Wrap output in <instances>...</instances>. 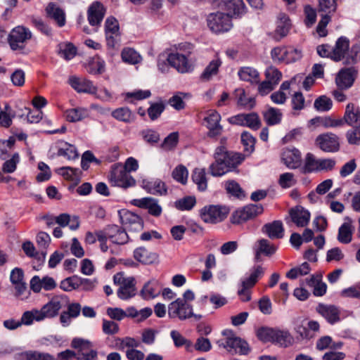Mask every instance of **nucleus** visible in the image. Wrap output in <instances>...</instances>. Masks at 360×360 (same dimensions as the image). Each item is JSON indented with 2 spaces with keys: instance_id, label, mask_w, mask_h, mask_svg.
Wrapping results in <instances>:
<instances>
[{
  "instance_id": "obj_1",
  "label": "nucleus",
  "mask_w": 360,
  "mask_h": 360,
  "mask_svg": "<svg viewBox=\"0 0 360 360\" xmlns=\"http://www.w3.org/2000/svg\"><path fill=\"white\" fill-rule=\"evenodd\" d=\"M214 162L210 166V173L213 176H221L236 168L243 161V157L233 152H229L224 146L216 148L214 153Z\"/></svg>"
},
{
  "instance_id": "obj_2",
  "label": "nucleus",
  "mask_w": 360,
  "mask_h": 360,
  "mask_svg": "<svg viewBox=\"0 0 360 360\" xmlns=\"http://www.w3.org/2000/svg\"><path fill=\"white\" fill-rule=\"evenodd\" d=\"M67 302L66 296L56 295L44 304L40 310L32 309L24 312V325H31L34 321H41L46 318L55 317Z\"/></svg>"
},
{
  "instance_id": "obj_3",
  "label": "nucleus",
  "mask_w": 360,
  "mask_h": 360,
  "mask_svg": "<svg viewBox=\"0 0 360 360\" xmlns=\"http://www.w3.org/2000/svg\"><path fill=\"white\" fill-rule=\"evenodd\" d=\"M224 338L217 341L219 347H224L229 353L247 354L250 348L248 344L241 338L236 337L231 330L222 332Z\"/></svg>"
},
{
  "instance_id": "obj_4",
  "label": "nucleus",
  "mask_w": 360,
  "mask_h": 360,
  "mask_svg": "<svg viewBox=\"0 0 360 360\" xmlns=\"http://www.w3.org/2000/svg\"><path fill=\"white\" fill-rule=\"evenodd\" d=\"M230 212L228 206L222 205H208L199 211L202 221L206 224H217L224 221Z\"/></svg>"
},
{
  "instance_id": "obj_5",
  "label": "nucleus",
  "mask_w": 360,
  "mask_h": 360,
  "mask_svg": "<svg viewBox=\"0 0 360 360\" xmlns=\"http://www.w3.org/2000/svg\"><path fill=\"white\" fill-rule=\"evenodd\" d=\"M108 180L112 186L123 188L132 187L136 184V180L120 163L115 164L111 167Z\"/></svg>"
},
{
  "instance_id": "obj_6",
  "label": "nucleus",
  "mask_w": 360,
  "mask_h": 360,
  "mask_svg": "<svg viewBox=\"0 0 360 360\" xmlns=\"http://www.w3.org/2000/svg\"><path fill=\"white\" fill-rule=\"evenodd\" d=\"M113 281L115 285L120 286L117 295L121 300H129L136 293V281L134 277H127L122 272L117 273L113 276Z\"/></svg>"
},
{
  "instance_id": "obj_7",
  "label": "nucleus",
  "mask_w": 360,
  "mask_h": 360,
  "mask_svg": "<svg viewBox=\"0 0 360 360\" xmlns=\"http://www.w3.org/2000/svg\"><path fill=\"white\" fill-rule=\"evenodd\" d=\"M194 315L193 306L186 303L185 300L176 298L168 305V316L170 319H178L180 321L188 319Z\"/></svg>"
},
{
  "instance_id": "obj_8",
  "label": "nucleus",
  "mask_w": 360,
  "mask_h": 360,
  "mask_svg": "<svg viewBox=\"0 0 360 360\" xmlns=\"http://www.w3.org/2000/svg\"><path fill=\"white\" fill-rule=\"evenodd\" d=\"M271 58L275 62L290 63L302 58V51L292 46H277L271 51Z\"/></svg>"
},
{
  "instance_id": "obj_9",
  "label": "nucleus",
  "mask_w": 360,
  "mask_h": 360,
  "mask_svg": "<svg viewBox=\"0 0 360 360\" xmlns=\"http://www.w3.org/2000/svg\"><path fill=\"white\" fill-rule=\"evenodd\" d=\"M207 21L209 28L215 33L228 32L233 27L231 17L221 12L210 14Z\"/></svg>"
},
{
  "instance_id": "obj_10",
  "label": "nucleus",
  "mask_w": 360,
  "mask_h": 360,
  "mask_svg": "<svg viewBox=\"0 0 360 360\" xmlns=\"http://www.w3.org/2000/svg\"><path fill=\"white\" fill-rule=\"evenodd\" d=\"M71 346L78 349L76 354L77 360H97L98 353L90 341L82 338H74Z\"/></svg>"
},
{
  "instance_id": "obj_11",
  "label": "nucleus",
  "mask_w": 360,
  "mask_h": 360,
  "mask_svg": "<svg viewBox=\"0 0 360 360\" xmlns=\"http://www.w3.org/2000/svg\"><path fill=\"white\" fill-rule=\"evenodd\" d=\"M263 211L264 209L261 205L250 204L235 211L231 217V221L235 224H242L261 214Z\"/></svg>"
},
{
  "instance_id": "obj_12",
  "label": "nucleus",
  "mask_w": 360,
  "mask_h": 360,
  "mask_svg": "<svg viewBox=\"0 0 360 360\" xmlns=\"http://www.w3.org/2000/svg\"><path fill=\"white\" fill-rule=\"evenodd\" d=\"M105 35L108 48L114 49L120 41V26L117 20L110 16L105 22Z\"/></svg>"
},
{
  "instance_id": "obj_13",
  "label": "nucleus",
  "mask_w": 360,
  "mask_h": 360,
  "mask_svg": "<svg viewBox=\"0 0 360 360\" xmlns=\"http://www.w3.org/2000/svg\"><path fill=\"white\" fill-rule=\"evenodd\" d=\"M120 221L129 231L139 232L143 228L142 219L135 213L127 210L119 212Z\"/></svg>"
},
{
  "instance_id": "obj_14",
  "label": "nucleus",
  "mask_w": 360,
  "mask_h": 360,
  "mask_svg": "<svg viewBox=\"0 0 360 360\" xmlns=\"http://www.w3.org/2000/svg\"><path fill=\"white\" fill-rule=\"evenodd\" d=\"M203 120L209 130L207 133L209 137L214 138L221 134L223 127L219 124L221 115L218 112L214 110L207 111Z\"/></svg>"
},
{
  "instance_id": "obj_15",
  "label": "nucleus",
  "mask_w": 360,
  "mask_h": 360,
  "mask_svg": "<svg viewBox=\"0 0 360 360\" xmlns=\"http://www.w3.org/2000/svg\"><path fill=\"white\" fill-rule=\"evenodd\" d=\"M315 143L321 150L326 153H335L340 149L339 139L332 133H326L318 136Z\"/></svg>"
},
{
  "instance_id": "obj_16",
  "label": "nucleus",
  "mask_w": 360,
  "mask_h": 360,
  "mask_svg": "<svg viewBox=\"0 0 360 360\" xmlns=\"http://www.w3.org/2000/svg\"><path fill=\"white\" fill-rule=\"evenodd\" d=\"M217 6L227 12L230 17L239 18L245 14V6L243 0H217Z\"/></svg>"
},
{
  "instance_id": "obj_17",
  "label": "nucleus",
  "mask_w": 360,
  "mask_h": 360,
  "mask_svg": "<svg viewBox=\"0 0 360 360\" xmlns=\"http://www.w3.org/2000/svg\"><path fill=\"white\" fill-rule=\"evenodd\" d=\"M281 158L282 162L290 169L300 168L302 164V154L295 148H283L281 154Z\"/></svg>"
},
{
  "instance_id": "obj_18",
  "label": "nucleus",
  "mask_w": 360,
  "mask_h": 360,
  "mask_svg": "<svg viewBox=\"0 0 360 360\" xmlns=\"http://www.w3.org/2000/svg\"><path fill=\"white\" fill-rule=\"evenodd\" d=\"M167 60L171 67L180 73H187L193 70V65L188 58L179 52L170 53L167 57Z\"/></svg>"
},
{
  "instance_id": "obj_19",
  "label": "nucleus",
  "mask_w": 360,
  "mask_h": 360,
  "mask_svg": "<svg viewBox=\"0 0 360 360\" xmlns=\"http://www.w3.org/2000/svg\"><path fill=\"white\" fill-rule=\"evenodd\" d=\"M103 231L113 244L122 245L129 241V237L125 229L117 225H109Z\"/></svg>"
},
{
  "instance_id": "obj_20",
  "label": "nucleus",
  "mask_w": 360,
  "mask_h": 360,
  "mask_svg": "<svg viewBox=\"0 0 360 360\" xmlns=\"http://www.w3.org/2000/svg\"><path fill=\"white\" fill-rule=\"evenodd\" d=\"M357 70L354 67L341 69L335 79V83L340 89L350 88L356 77Z\"/></svg>"
},
{
  "instance_id": "obj_21",
  "label": "nucleus",
  "mask_w": 360,
  "mask_h": 360,
  "mask_svg": "<svg viewBox=\"0 0 360 360\" xmlns=\"http://www.w3.org/2000/svg\"><path fill=\"white\" fill-rule=\"evenodd\" d=\"M31 290L36 292H40L41 290L51 291L55 289L57 283L53 278L45 276L40 278L39 276H34L32 278L30 283Z\"/></svg>"
},
{
  "instance_id": "obj_22",
  "label": "nucleus",
  "mask_w": 360,
  "mask_h": 360,
  "mask_svg": "<svg viewBox=\"0 0 360 360\" xmlns=\"http://www.w3.org/2000/svg\"><path fill=\"white\" fill-rule=\"evenodd\" d=\"M316 310L330 324H335L340 321V310L334 305L319 304Z\"/></svg>"
},
{
  "instance_id": "obj_23",
  "label": "nucleus",
  "mask_w": 360,
  "mask_h": 360,
  "mask_svg": "<svg viewBox=\"0 0 360 360\" xmlns=\"http://www.w3.org/2000/svg\"><path fill=\"white\" fill-rule=\"evenodd\" d=\"M291 220L298 227H305L310 221V212L302 206H296L290 210Z\"/></svg>"
},
{
  "instance_id": "obj_24",
  "label": "nucleus",
  "mask_w": 360,
  "mask_h": 360,
  "mask_svg": "<svg viewBox=\"0 0 360 360\" xmlns=\"http://www.w3.org/2000/svg\"><path fill=\"white\" fill-rule=\"evenodd\" d=\"M132 205L140 208L147 209L149 214L158 217L162 213V207L159 205L158 200L153 198H143L132 200Z\"/></svg>"
},
{
  "instance_id": "obj_25",
  "label": "nucleus",
  "mask_w": 360,
  "mask_h": 360,
  "mask_svg": "<svg viewBox=\"0 0 360 360\" xmlns=\"http://www.w3.org/2000/svg\"><path fill=\"white\" fill-rule=\"evenodd\" d=\"M70 86L79 93H88L94 94L96 92V87L92 82L82 77H70L69 79Z\"/></svg>"
},
{
  "instance_id": "obj_26",
  "label": "nucleus",
  "mask_w": 360,
  "mask_h": 360,
  "mask_svg": "<svg viewBox=\"0 0 360 360\" xmlns=\"http://www.w3.org/2000/svg\"><path fill=\"white\" fill-rule=\"evenodd\" d=\"M88 20L91 25H99L105 15V9L103 4L96 1L88 9Z\"/></svg>"
},
{
  "instance_id": "obj_27",
  "label": "nucleus",
  "mask_w": 360,
  "mask_h": 360,
  "mask_svg": "<svg viewBox=\"0 0 360 360\" xmlns=\"http://www.w3.org/2000/svg\"><path fill=\"white\" fill-rule=\"evenodd\" d=\"M349 48V41L345 37H340L334 46H332V60L334 61H340L345 60Z\"/></svg>"
},
{
  "instance_id": "obj_28",
  "label": "nucleus",
  "mask_w": 360,
  "mask_h": 360,
  "mask_svg": "<svg viewBox=\"0 0 360 360\" xmlns=\"http://www.w3.org/2000/svg\"><path fill=\"white\" fill-rule=\"evenodd\" d=\"M46 16L53 20L59 27H63L65 25V11L56 4L50 2L45 8Z\"/></svg>"
},
{
  "instance_id": "obj_29",
  "label": "nucleus",
  "mask_w": 360,
  "mask_h": 360,
  "mask_svg": "<svg viewBox=\"0 0 360 360\" xmlns=\"http://www.w3.org/2000/svg\"><path fill=\"white\" fill-rule=\"evenodd\" d=\"M306 285L314 288L313 293L315 296H323L326 294L327 285L322 281L321 274L311 275L309 278L305 279Z\"/></svg>"
},
{
  "instance_id": "obj_30",
  "label": "nucleus",
  "mask_w": 360,
  "mask_h": 360,
  "mask_svg": "<svg viewBox=\"0 0 360 360\" xmlns=\"http://www.w3.org/2000/svg\"><path fill=\"white\" fill-rule=\"evenodd\" d=\"M24 252L30 257L36 260L37 264L33 266L35 270H39L43 265L46 259V252H39L32 243L30 241L24 242Z\"/></svg>"
},
{
  "instance_id": "obj_31",
  "label": "nucleus",
  "mask_w": 360,
  "mask_h": 360,
  "mask_svg": "<svg viewBox=\"0 0 360 360\" xmlns=\"http://www.w3.org/2000/svg\"><path fill=\"white\" fill-rule=\"evenodd\" d=\"M262 231L271 239H280L284 236V228L281 221H274L264 224Z\"/></svg>"
},
{
  "instance_id": "obj_32",
  "label": "nucleus",
  "mask_w": 360,
  "mask_h": 360,
  "mask_svg": "<svg viewBox=\"0 0 360 360\" xmlns=\"http://www.w3.org/2000/svg\"><path fill=\"white\" fill-rule=\"evenodd\" d=\"M344 121L349 126L360 125V108L354 103H348L345 108Z\"/></svg>"
},
{
  "instance_id": "obj_33",
  "label": "nucleus",
  "mask_w": 360,
  "mask_h": 360,
  "mask_svg": "<svg viewBox=\"0 0 360 360\" xmlns=\"http://www.w3.org/2000/svg\"><path fill=\"white\" fill-rule=\"evenodd\" d=\"M134 257L144 264H152L158 259V255L155 252H150L144 247L136 248L134 252Z\"/></svg>"
},
{
  "instance_id": "obj_34",
  "label": "nucleus",
  "mask_w": 360,
  "mask_h": 360,
  "mask_svg": "<svg viewBox=\"0 0 360 360\" xmlns=\"http://www.w3.org/2000/svg\"><path fill=\"white\" fill-rule=\"evenodd\" d=\"M235 94L237 105L240 109L251 110L255 107L256 104L255 98L252 96H248L244 89H236Z\"/></svg>"
},
{
  "instance_id": "obj_35",
  "label": "nucleus",
  "mask_w": 360,
  "mask_h": 360,
  "mask_svg": "<svg viewBox=\"0 0 360 360\" xmlns=\"http://www.w3.org/2000/svg\"><path fill=\"white\" fill-rule=\"evenodd\" d=\"M161 288L158 281L153 279L148 281L143 287L141 295L144 300H150L160 295Z\"/></svg>"
},
{
  "instance_id": "obj_36",
  "label": "nucleus",
  "mask_w": 360,
  "mask_h": 360,
  "mask_svg": "<svg viewBox=\"0 0 360 360\" xmlns=\"http://www.w3.org/2000/svg\"><path fill=\"white\" fill-rule=\"evenodd\" d=\"M8 43L13 51L22 48V26L13 28L7 37Z\"/></svg>"
},
{
  "instance_id": "obj_37",
  "label": "nucleus",
  "mask_w": 360,
  "mask_h": 360,
  "mask_svg": "<svg viewBox=\"0 0 360 360\" xmlns=\"http://www.w3.org/2000/svg\"><path fill=\"white\" fill-rule=\"evenodd\" d=\"M240 79L250 82L252 84H258L259 82V73L254 68L242 67L238 72Z\"/></svg>"
},
{
  "instance_id": "obj_38",
  "label": "nucleus",
  "mask_w": 360,
  "mask_h": 360,
  "mask_svg": "<svg viewBox=\"0 0 360 360\" xmlns=\"http://www.w3.org/2000/svg\"><path fill=\"white\" fill-rule=\"evenodd\" d=\"M301 172L309 174L319 172V158L311 153H307L304 159V164L300 167Z\"/></svg>"
},
{
  "instance_id": "obj_39",
  "label": "nucleus",
  "mask_w": 360,
  "mask_h": 360,
  "mask_svg": "<svg viewBox=\"0 0 360 360\" xmlns=\"http://www.w3.org/2000/svg\"><path fill=\"white\" fill-rule=\"evenodd\" d=\"M86 68L91 75H100L105 70V61L98 56H95L89 60Z\"/></svg>"
},
{
  "instance_id": "obj_40",
  "label": "nucleus",
  "mask_w": 360,
  "mask_h": 360,
  "mask_svg": "<svg viewBox=\"0 0 360 360\" xmlns=\"http://www.w3.org/2000/svg\"><path fill=\"white\" fill-rule=\"evenodd\" d=\"M191 179L197 185L200 191H205L207 189V179L204 169L195 168L191 174Z\"/></svg>"
},
{
  "instance_id": "obj_41",
  "label": "nucleus",
  "mask_w": 360,
  "mask_h": 360,
  "mask_svg": "<svg viewBox=\"0 0 360 360\" xmlns=\"http://www.w3.org/2000/svg\"><path fill=\"white\" fill-rule=\"evenodd\" d=\"M294 342V338L288 330H281L276 328L274 343L279 345L281 347H287L291 345Z\"/></svg>"
},
{
  "instance_id": "obj_42",
  "label": "nucleus",
  "mask_w": 360,
  "mask_h": 360,
  "mask_svg": "<svg viewBox=\"0 0 360 360\" xmlns=\"http://www.w3.org/2000/svg\"><path fill=\"white\" fill-rule=\"evenodd\" d=\"M10 281L15 289V295H20L22 290V270L18 267L13 269L10 274Z\"/></svg>"
},
{
  "instance_id": "obj_43",
  "label": "nucleus",
  "mask_w": 360,
  "mask_h": 360,
  "mask_svg": "<svg viewBox=\"0 0 360 360\" xmlns=\"http://www.w3.org/2000/svg\"><path fill=\"white\" fill-rule=\"evenodd\" d=\"M282 112L279 109L269 107L263 112L264 120L268 125L279 124L282 120Z\"/></svg>"
},
{
  "instance_id": "obj_44",
  "label": "nucleus",
  "mask_w": 360,
  "mask_h": 360,
  "mask_svg": "<svg viewBox=\"0 0 360 360\" xmlns=\"http://www.w3.org/2000/svg\"><path fill=\"white\" fill-rule=\"evenodd\" d=\"M290 26L291 24L289 17L283 13H279L276 33L281 38L284 37L288 34Z\"/></svg>"
},
{
  "instance_id": "obj_45",
  "label": "nucleus",
  "mask_w": 360,
  "mask_h": 360,
  "mask_svg": "<svg viewBox=\"0 0 360 360\" xmlns=\"http://www.w3.org/2000/svg\"><path fill=\"white\" fill-rule=\"evenodd\" d=\"M112 116L117 120L125 123L133 122L136 119L135 115L128 108L126 107L115 109L114 111H112Z\"/></svg>"
},
{
  "instance_id": "obj_46",
  "label": "nucleus",
  "mask_w": 360,
  "mask_h": 360,
  "mask_svg": "<svg viewBox=\"0 0 360 360\" xmlns=\"http://www.w3.org/2000/svg\"><path fill=\"white\" fill-rule=\"evenodd\" d=\"M88 115V110L84 108H71L65 112L66 120L70 122H79L86 117Z\"/></svg>"
},
{
  "instance_id": "obj_47",
  "label": "nucleus",
  "mask_w": 360,
  "mask_h": 360,
  "mask_svg": "<svg viewBox=\"0 0 360 360\" xmlns=\"http://www.w3.org/2000/svg\"><path fill=\"white\" fill-rule=\"evenodd\" d=\"M276 247L272 245L268 240L262 238L257 241V248L256 249V258L259 259L260 254L266 256H271L276 251Z\"/></svg>"
},
{
  "instance_id": "obj_48",
  "label": "nucleus",
  "mask_w": 360,
  "mask_h": 360,
  "mask_svg": "<svg viewBox=\"0 0 360 360\" xmlns=\"http://www.w3.org/2000/svg\"><path fill=\"white\" fill-rule=\"evenodd\" d=\"M221 65V60L219 58H215L210 61L200 75V79L203 81H209L211 78L218 73L219 68Z\"/></svg>"
},
{
  "instance_id": "obj_49",
  "label": "nucleus",
  "mask_w": 360,
  "mask_h": 360,
  "mask_svg": "<svg viewBox=\"0 0 360 360\" xmlns=\"http://www.w3.org/2000/svg\"><path fill=\"white\" fill-rule=\"evenodd\" d=\"M85 280L77 276H72L63 280L60 283V288L64 291H72L77 289Z\"/></svg>"
},
{
  "instance_id": "obj_50",
  "label": "nucleus",
  "mask_w": 360,
  "mask_h": 360,
  "mask_svg": "<svg viewBox=\"0 0 360 360\" xmlns=\"http://www.w3.org/2000/svg\"><path fill=\"white\" fill-rule=\"evenodd\" d=\"M197 200L193 195H187L178 199L174 202V207L180 211H190L196 205Z\"/></svg>"
},
{
  "instance_id": "obj_51",
  "label": "nucleus",
  "mask_w": 360,
  "mask_h": 360,
  "mask_svg": "<svg viewBox=\"0 0 360 360\" xmlns=\"http://www.w3.org/2000/svg\"><path fill=\"white\" fill-rule=\"evenodd\" d=\"M143 188L151 194L162 195L167 192L165 183L161 180L156 179L154 181L143 182Z\"/></svg>"
},
{
  "instance_id": "obj_52",
  "label": "nucleus",
  "mask_w": 360,
  "mask_h": 360,
  "mask_svg": "<svg viewBox=\"0 0 360 360\" xmlns=\"http://www.w3.org/2000/svg\"><path fill=\"white\" fill-rule=\"evenodd\" d=\"M353 229L349 223H344L339 228L338 240L343 244H348L352 239Z\"/></svg>"
},
{
  "instance_id": "obj_53",
  "label": "nucleus",
  "mask_w": 360,
  "mask_h": 360,
  "mask_svg": "<svg viewBox=\"0 0 360 360\" xmlns=\"http://www.w3.org/2000/svg\"><path fill=\"white\" fill-rule=\"evenodd\" d=\"M58 156H64L68 160H74L78 158V153L76 148L66 142L61 143V146L58 149Z\"/></svg>"
},
{
  "instance_id": "obj_54",
  "label": "nucleus",
  "mask_w": 360,
  "mask_h": 360,
  "mask_svg": "<svg viewBox=\"0 0 360 360\" xmlns=\"http://www.w3.org/2000/svg\"><path fill=\"white\" fill-rule=\"evenodd\" d=\"M59 173L67 180L75 183L80 181L81 171L79 169L70 167H61L59 169Z\"/></svg>"
},
{
  "instance_id": "obj_55",
  "label": "nucleus",
  "mask_w": 360,
  "mask_h": 360,
  "mask_svg": "<svg viewBox=\"0 0 360 360\" xmlns=\"http://www.w3.org/2000/svg\"><path fill=\"white\" fill-rule=\"evenodd\" d=\"M172 176L175 181L185 185L188 181V171L183 165H179L172 171Z\"/></svg>"
},
{
  "instance_id": "obj_56",
  "label": "nucleus",
  "mask_w": 360,
  "mask_h": 360,
  "mask_svg": "<svg viewBox=\"0 0 360 360\" xmlns=\"http://www.w3.org/2000/svg\"><path fill=\"white\" fill-rule=\"evenodd\" d=\"M311 268L307 262H304L301 265L291 269L286 276L290 279H295L300 276H305L309 273Z\"/></svg>"
},
{
  "instance_id": "obj_57",
  "label": "nucleus",
  "mask_w": 360,
  "mask_h": 360,
  "mask_svg": "<svg viewBox=\"0 0 360 360\" xmlns=\"http://www.w3.org/2000/svg\"><path fill=\"white\" fill-rule=\"evenodd\" d=\"M121 56L123 61L130 64H137L141 60V56L131 48L124 49Z\"/></svg>"
},
{
  "instance_id": "obj_58",
  "label": "nucleus",
  "mask_w": 360,
  "mask_h": 360,
  "mask_svg": "<svg viewBox=\"0 0 360 360\" xmlns=\"http://www.w3.org/2000/svg\"><path fill=\"white\" fill-rule=\"evenodd\" d=\"M276 328L262 327L257 332V338L264 342H271L274 343Z\"/></svg>"
},
{
  "instance_id": "obj_59",
  "label": "nucleus",
  "mask_w": 360,
  "mask_h": 360,
  "mask_svg": "<svg viewBox=\"0 0 360 360\" xmlns=\"http://www.w3.org/2000/svg\"><path fill=\"white\" fill-rule=\"evenodd\" d=\"M342 343L333 344L331 337L326 335L319 338L316 344V347L318 350L322 351L328 348H340Z\"/></svg>"
},
{
  "instance_id": "obj_60",
  "label": "nucleus",
  "mask_w": 360,
  "mask_h": 360,
  "mask_svg": "<svg viewBox=\"0 0 360 360\" xmlns=\"http://www.w3.org/2000/svg\"><path fill=\"white\" fill-rule=\"evenodd\" d=\"M13 117L11 107L6 105L3 110H0V126L5 128L9 127Z\"/></svg>"
},
{
  "instance_id": "obj_61",
  "label": "nucleus",
  "mask_w": 360,
  "mask_h": 360,
  "mask_svg": "<svg viewBox=\"0 0 360 360\" xmlns=\"http://www.w3.org/2000/svg\"><path fill=\"white\" fill-rule=\"evenodd\" d=\"M77 53L76 48L70 43L60 45L59 54L67 60L73 58Z\"/></svg>"
},
{
  "instance_id": "obj_62",
  "label": "nucleus",
  "mask_w": 360,
  "mask_h": 360,
  "mask_svg": "<svg viewBox=\"0 0 360 360\" xmlns=\"http://www.w3.org/2000/svg\"><path fill=\"white\" fill-rule=\"evenodd\" d=\"M26 360H56V358L49 353L39 351H27L24 353Z\"/></svg>"
},
{
  "instance_id": "obj_63",
  "label": "nucleus",
  "mask_w": 360,
  "mask_h": 360,
  "mask_svg": "<svg viewBox=\"0 0 360 360\" xmlns=\"http://www.w3.org/2000/svg\"><path fill=\"white\" fill-rule=\"evenodd\" d=\"M360 60V43L354 44L347 52L345 64H354Z\"/></svg>"
},
{
  "instance_id": "obj_64",
  "label": "nucleus",
  "mask_w": 360,
  "mask_h": 360,
  "mask_svg": "<svg viewBox=\"0 0 360 360\" xmlns=\"http://www.w3.org/2000/svg\"><path fill=\"white\" fill-rule=\"evenodd\" d=\"M346 138L349 144L360 145V125L348 130L346 133Z\"/></svg>"
}]
</instances>
